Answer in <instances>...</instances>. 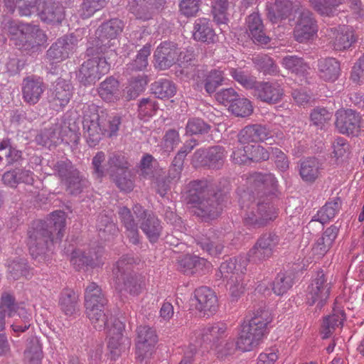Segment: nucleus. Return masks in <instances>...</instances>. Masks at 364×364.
Wrapping results in <instances>:
<instances>
[{
    "instance_id": "1",
    "label": "nucleus",
    "mask_w": 364,
    "mask_h": 364,
    "mask_svg": "<svg viewBox=\"0 0 364 364\" xmlns=\"http://www.w3.org/2000/svg\"><path fill=\"white\" fill-rule=\"evenodd\" d=\"M247 190L240 196L244 225L250 230L268 225L277 217L271 196L277 191L278 181L272 173L255 172L247 176Z\"/></svg>"
},
{
    "instance_id": "2",
    "label": "nucleus",
    "mask_w": 364,
    "mask_h": 364,
    "mask_svg": "<svg viewBox=\"0 0 364 364\" xmlns=\"http://www.w3.org/2000/svg\"><path fill=\"white\" fill-rule=\"evenodd\" d=\"M66 215L63 211L56 210L50 214L46 220L34 221L28 228V246L32 257L39 261L45 259L49 244L56 238L61 240L65 227Z\"/></svg>"
},
{
    "instance_id": "3",
    "label": "nucleus",
    "mask_w": 364,
    "mask_h": 364,
    "mask_svg": "<svg viewBox=\"0 0 364 364\" xmlns=\"http://www.w3.org/2000/svg\"><path fill=\"white\" fill-rule=\"evenodd\" d=\"M223 199V193L210 188L205 181L191 182L186 198L187 203L195 208V214L210 220L221 213Z\"/></svg>"
},
{
    "instance_id": "4",
    "label": "nucleus",
    "mask_w": 364,
    "mask_h": 364,
    "mask_svg": "<svg viewBox=\"0 0 364 364\" xmlns=\"http://www.w3.org/2000/svg\"><path fill=\"white\" fill-rule=\"evenodd\" d=\"M120 124L119 117L109 115L104 111L99 113L93 105L83 108L82 127L85 137L91 147L97 145L104 136L116 135Z\"/></svg>"
},
{
    "instance_id": "5",
    "label": "nucleus",
    "mask_w": 364,
    "mask_h": 364,
    "mask_svg": "<svg viewBox=\"0 0 364 364\" xmlns=\"http://www.w3.org/2000/svg\"><path fill=\"white\" fill-rule=\"evenodd\" d=\"M272 320L271 312L264 305H261L252 313H249L241 326L235 343L236 348L242 352L253 350L267 333V326Z\"/></svg>"
},
{
    "instance_id": "6",
    "label": "nucleus",
    "mask_w": 364,
    "mask_h": 364,
    "mask_svg": "<svg viewBox=\"0 0 364 364\" xmlns=\"http://www.w3.org/2000/svg\"><path fill=\"white\" fill-rule=\"evenodd\" d=\"M107 48L105 44H97L95 47L87 49V55L91 56V58L84 62L79 70L77 78L81 84L85 86L94 84L101 75L109 72L110 65L103 55Z\"/></svg>"
},
{
    "instance_id": "7",
    "label": "nucleus",
    "mask_w": 364,
    "mask_h": 364,
    "mask_svg": "<svg viewBox=\"0 0 364 364\" xmlns=\"http://www.w3.org/2000/svg\"><path fill=\"white\" fill-rule=\"evenodd\" d=\"M10 28V33L14 36L13 40L19 49L28 50L43 44L46 41V36L36 25L19 23L16 32Z\"/></svg>"
},
{
    "instance_id": "8",
    "label": "nucleus",
    "mask_w": 364,
    "mask_h": 364,
    "mask_svg": "<svg viewBox=\"0 0 364 364\" xmlns=\"http://www.w3.org/2000/svg\"><path fill=\"white\" fill-rule=\"evenodd\" d=\"M132 210L139 223L140 229L149 242H157L162 231L161 221L151 211L144 209L139 204H135Z\"/></svg>"
},
{
    "instance_id": "9",
    "label": "nucleus",
    "mask_w": 364,
    "mask_h": 364,
    "mask_svg": "<svg viewBox=\"0 0 364 364\" xmlns=\"http://www.w3.org/2000/svg\"><path fill=\"white\" fill-rule=\"evenodd\" d=\"M279 240V237L274 232L263 233L249 250L247 253L249 262L257 264L271 257Z\"/></svg>"
},
{
    "instance_id": "10",
    "label": "nucleus",
    "mask_w": 364,
    "mask_h": 364,
    "mask_svg": "<svg viewBox=\"0 0 364 364\" xmlns=\"http://www.w3.org/2000/svg\"><path fill=\"white\" fill-rule=\"evenodd\" d=\"M331 282L323 270L318 271L307 289L306 301L312 306L317 302V307L321 309L328 299Z\"/></svg>"
},
{
    "instance_id": "11",
    "label": "nucleus",
    "mask_w": 364,
    "mask_h": 364,
    "mask_svg": "<svg viewBox=\"0 0 364 364\" xmlns=\"http://www.w3.org/2000/svg\"><path fill=\"white\" fill-rule=\"evenodd\" d=\"M299 14L294 29V37L299 43H305L312 39L318 31L316 21L313 14L301 6L296 10Z\"/></svg>"
},
{
    "instance_id": "12",
    "label": "nucleus",
    "mask_w": 364,
    "mask_h": 364,
    "mask_svg": "<svg viewBox=\"0 0 364 364\" xmlns=\"http://www.w3.org/2000/svg\"><path fill=\"white\" fill-rule=\"evenodd\" d=\"M225 156V149L220 146H214L208 149H198L193 154V163L196 166L219 169L224 164Z\"/></svg>"
},
{
    "instance_id": "13",
    "label": "nucleus",
    "mask_w": 364,
    "mask_h": 364,
    "mask_svg": "<svg viewBox=\"0 0 364 364\" xmlns=\"http://www.w3.org/2000/svg\"><path fill=\"white\" fill-rule=\"evenodd\" d=\"M336 118V128L341 134L357 135L360 132L362 117L359 112L351 109H340Z\"/></svg>"
},
{
    "instance_id": "14",
    "label": "nucleus",
    "mask_w": 364,
    "mask_h": 364,
    "mask_svg": "<svg viewBox=\"0 0 364 364\" xmlns=\"http://www.w3.org/2000/svg\"><path fill=\"white\" fill-rule=\"evenodd\" d=\"M77 43L76 37L71 34L58 38L47 50L46 57L53 62H61L74 52Z\"/></svg>"
},
{
    "instance_id": "15",
    "label": "nucleus",
    "mask_w": 364,
    "mask_h": 364,
    "mask_svg": "<svg viewBox=\"0 0 364 364\" xmlns=\"http://www.w3.org/2000/svg\"><path fill=\"white\" fill-rule=\"evenodd\" d=\"M179 48L173 42L165 41L157 47L154 52L155 67L164 70L177 63Z\"/></svg>"
},
{
    "instance_id": "16",
    "label": "nucleus",
    "mask_w": 364,
    "mask_h": 364,
    "mask_svg": "<svg viewBox=\"0 0 364 364\" xmlns=\"http://www.w3.org/2000/svg\"><path fill=\"white\" fill-rule=\"evenodd\" d=\"M272 131L267 124H254L245 126L237 134V141L241 144L258 143L271 139Z\"/></svg>"
},
{
    "instance_id": "17",
    "label": "nucleus",
    "mask_w": 364,
    "mask_h": 364,
    "mask_svg": "<svg viewBox=\"0 0 364 364\" xmlns=\"http://www.w3.org/2000/svg\"><path fill=\"white\" fill-rule=\"evenodd\" d=\"M197 245L205 252L213 256H218L223 250V235L213 229L196 235Z\"/></svg>"
},
{
    "instance_id": "18",
    "label": "nucleus",
    "mask_w": 364,
    "mask_h": 364,
    "mask_svg": "<svg viewBox=\"0 0 364 364\" xmlns=\"http://www.w3.org/2000/svg\"><path fill=\"white\" fill-rule=\"evenodd\" d=\"M246 27L248 36L255 44L266 46L271 38L267 35L262 19L258 13L253 12L246 18Z\"/></svg>"
},
{
    "instance_id": "19",
    "label": "nucleus",
    "mask_w": 364,
    "mask_h": 364,
    "mask_svg": "<svg viewBox=\"0 0 364 364\" xmlns=\"http://www.w3.org/2000/svg\"><path fill=\"white\" fill-rule=\"evenodd\" d=\"M70 131L67 126L63 127L60 124H54L49 128L41 130L36 136L35 141L39 145L50 148L64 141L66 132Z\"/></svg>"
},
{
    "instance_id": "20",
    "label": "nucleus",
    "mask_w": 364,
    "mask_h": 364,
    "mask_svg": "<svg viewBox=\"0 0 364 364\" xmlns=\"http://www.w3.org/2000/svg\"><path fill=\"white\" fill-rule=\"evenodd\" d=\"M136 333V354L137 358L142 361L157 342V336L155 330L147 326H139Z\"/></svg>"
},
{
    "instance_id": "21",
    "label": "nucleus",
    "mask_w": 364,
    "mask_h": 364,
    "mask_svg": "<svg viewBox=\"0 0 364 364\" xmlns=\"http://www.w3.org/2000/svg\"><path fill=\"white\" fill-rule=\"evenodd\" d=\"M102 252L100 249L89 250L87 252H83L80 250H74L72 253L70 262L74 268L78 271L84 267H95L102 263Z\"/></svg>"
},
{
    "instance_id": "22",
    "label": "nucleus",
    "mask_w": 364,
    "mask_h": 364,
    "mask_svg": "<svg viewBox=\"0 0 364 364\" xmlns=\"http://www.w3.org/2000/svg\"><path fill=\"white\" fill-rule=\"evenodd\" d=\"M194 298L196 303V308L203 311L204 314L209 312L210 314L217 311L218 304L215 293L209 287H200L194 291ZM209 316V314H207Z\"/></svg>"
},
{
    "instance_id": "23",
    "label": "nucleus",
    "mask_w": 364,
    "mask_h": 364,
    "mask_svg": "<svg viewBox=\"0 0 364 364\" xmlns=\"http://www.w3.org/2000/svg\"><path fill=\"white\" fill-rule=\"evenodd\" d=\"M255 95L264 102L276 104L282 100L284 91L277 82H258L255 87Z\"/></svg>"
},
{
    "instance_id": "24",
    "label": "nucleus",
    "mask_w": 364,
    "mask_h": 364,
    "mask_svg": "<svg viewBox=\"0 0 364 364\" xmlns=\"http://www.w3.org/2000/svg\"><path fill=\"white\" fill-rule=\"evenodd\" d=\"M124 330V324L119 319H114L112 326L109 330V341L107 348L112 355V359L118 358L124 348V342L127 341L123 337V331Z\"/></svg>"
},
{
    "instance_id": "25",
    "label": "nucleus",
    "mask_w": 364,
    "mask_h": 364,
    "mask_svg": "<svg viewBox=\"0 0 364 364\" xmlns=\"http://www.w3.org/2000/svg\"><path fill=\"white\" fill-rule=\"evenodd\" d=\"M71 97V85L63 79H58L55 82V85L49 97V102L53 107V109L58 110L68 105Z\"/></svg>"
},
{
    "instance_id": "26",
    "label": "nucleus",
    "mask_w": 364,
    "mask_h": 364,
    "mask_svg": "<svg viewBox=\"0 0 364 364\" xmlns=\"http://www.w3.org/2000/svg\"><path fill=\"white\" fill-rule=\"evenodd\" d=\"M46 86L40 78L28 77L22 84V94L24 101L30 105H36L45 91Z\"/></svg>"
},
{
    "instance_id": "27",
    "label": "nucleus",
    "mask_w": 364,
    "mask_h": 364,
    "mask_svg": "<svg viewBox=\"0 0 364 364\" xmlns=\"http://www.w3.org/2000/svg\"><path fill=\"white\" fill-rule=\"evenodd\" d=\"M299 175L301 179L309 183H314L321 174L323 163L316 157H307L299 161Z\"/></svg>"
},
{
    "instance_id": "28",
    "label": "nucleus",
    "mask_w": 364,
    "mask_h": 364,
    "mask_svg": "<svg viewBox=\"0 0 364 364\" xmlns=\"http://www.w3.org/2000/svg\"><path fill=\"white\" fill-rule=\"evenodd\" d=\"M118 214L119 220L125 228V234L129 242L133 245H138L140 242L138 225L135 223L130 209L125 206L119 207Z\"/></svg>"
},
{
    "instance_id": "29",
    "label": "nucleus",
    "mask_w": 364,
    "mask_h": 364,
    "mask_svg": "<svg viewBox=\"0 0 364 364\" xmlns=\"http://www.w3.org/2000/svg\"><path fill=\"white\" fill-rule=\"evenodd\" d=\"M43 358V348L39 338L33 334H31L25 343L23 351L25 364H41Z\"/></svg>"
},
{
    "instance_id": "30",
    "label": "nucleus",
    "mask_w": 364,
    "mask_h": 364,
    "mask_svg": "<svg viewBox=\"0 0 364 364\" xmlns=\"http://www.w3.org/2000/svg\"><path fill=\"white\" fill-rule=\"evenodd\" d=\"M33 173L23 168H15L6 171L2 176L3 183L11 187L16 188L18 183L33 185L34 182Z\"/></svg>"
},
{
    "instance_id": "31",
    "label": "nucleus",
    "mask_w": 364,
    "mask_h": 364,
    "mask_svg": "<svg viewBox=\"0 0 364 364\" xmlns=\"http://www.w3.org/2000/svg\"><path fill=\"white\" fill-rule=\"evenodd\" d=\"M193 39L206 43H214L216 35L210 19L199 18L195 21L193 30Z\"/></svg>"
},
{
    "instance_id": "32",
    "label": "nucleus",
    "mask_w": 364,
    "mask_h": 364,
    "mask_svg": "<svg viewBox=\"0 0 364 364\" xmlns=\"http://www.w3.org/2000/svg\"><path fill=\"white\" fill-rule=\"evenodd\" d=\"M248 261V257H238L223 262L220 267L221 277L228 281L231 275H242L246 271Z\"/></svg>"
},
{
    "instance_id": "33",
    "label": "nucleus",
    "mask_w": 364,
    "mask_h": 364,
    "mask_svg": "<svg viewBox=\"0 0 364 364\" xmlns=\"http://www.w3.org/2000/svg\"><path fill=\"white\" fill-rule=\"evenodd\" d=\"M7 274L9 279L18 280L21 278L30 279L33 276V269L27 261L23 258H16L7 261Z\"/></svg>"
},
{
    "instance_id": "34",
    "label": "nucleus",
    "mask_w": 364,
    "mask_h": 364,
    "mask_svg": "<svg viewBox=\"0 0 364 364\" xmlns=\"http://www.w3.org/2000/svg\"><path fill=\"white\" fill-rule=\"evenodd\" d=\"M293 8L291 0H274V3L268 9L267 17L273 23L286 19L290 15Z\"/></svg>"
},
{
    "instance_id": "35",
    "label": "nucleus",
    "mask_w": 364,
    "mask_h": 364,
    "mask_svg": "<svg viewBox=\"0 0 364 364\" xmlns=\"http://www.w3.org/2000/svg\"><path fill=\"white\" fill-rule=\"evenodd\" d=\"M338 227L336 225H333L328 228L323 233L321 237H320L314 248V253L318 255V257H322L330 250L332 247V245L336 238L338 232Z\"/></svg>"
},
{
    "instance_id": "36",
    "label": "nucleus",
    "mask_w": 364,
    "mask_h": 364,
    "mask_svg": "<svg viewBox=\"0 0 364 364\" xmlns=\"http://www.w3.org/2000/svg\"><path fill=\"white\" fill-rule=\"evenodd\" d=\"M318 74L325 81L334 82L340 75V63L335 58L321 59L318 63Z\"/></svg>"
},
{
    "instance_id": "37",
    "label": "nucleus",
    "mask_w": 364,
    "mask_h": 364,
    "mask_svg": "<svg viewBox=\"0 0 364 364\" xmlns=\"http://www.w3.org/2000/svg\"><path fill=\"white\" fill-rule=\"evenodd\" d=\"M207 266H209L207 260L196 255H186L178 262V269L186 274L203 271Z\"/></svg>"
},
{
    "instance_id": "38",
    "label": "nucleus",
    "mask_w": 364,
    "mask_h": 364,
    "mask_svg": "<svg viewBox=\"0 0 364 364\" xmlns=\"http://www.w3.org/2000/svg\"><path fill=\"white\" fill-rule=\"evenodd\" d=\"M59 306L65 315L75 314L79 311L78 295L73 289H63L60 294Z\"/></svg>"
},
{
    "instance_id": "39",
    "label": "nucleus",
    "mask_w": 364,
    "mask_h": 364,
    "mask_svg": "<svg viewBox=\"0 0 364 364\" xmlns=\"http://www.w3.org/2000/svg\"><path fill=\"white\" fill-rule=\"evenodd\" d=\"M40 17L45 22L60 23L65 17L64 7L59 3L46 2Z\"/></svg>"
},
{
    "instance_id": "40",
    "label": "nucleus",
    "mask_w": 364,
    "mask_h": 364,
    "mask_svg": "<svg viewBox=\"0 0 364 364\" xmlns=\"http://www.w3.org/2000/svg\"><path fill=\"white\" fill-rule=\"evenodd\" d=\"M107 299L105 296L102 289L96 283L91 282L86 287L85 293V307L90 306H106Z\"/></svg>"
},
{
    "instance_id": "41",
    "label": "nucleus",
    "mask_w": 364,
    "mask_h": 364,
    "mask_svg": "<svg viewBox=\"0 0 364 364\" xmlns=\"http://www.w3.org/2000/svg\"><path fill=\"white\" fill-rule=\"evenodd\" d=\"M143 282V277L141 275L131 274L122 280H117L116 284L120 291H124L132 295H138L141 291Z\"/></svg>"
},
{
    "instance_id": "42",
    "label": "nucleus",
    "mask_w": 364,
    "mask_h": 364,
    "mask_svg": "<svg viewBox=\"0 0 364 364\" xmlns=\"http://www.w3.org/2000/svg\"><path fill=\"white\" fill-rule=\"evenodd\" d=\"M86 308V314L90 319L93 327L97 330L101 331L104 329L108 321L109 311L106 306H90Z\"/></svg>"
},
{
    "instance_id": "43",
    "label": "nucleus",
    "mask_w": 364,
    "mask_h": 364,
    "mask_svg": "<svg viewBox=\"0 0 364 364\" xmlns=\"http://www.w3.org/2000/svg\"><path fill=\"white\" fill-rule=\"evenodd\" d=\"M341 206V200L339 198H335L333 200L327 202L315 215L312 221H318L321 224L328 223L338 213Z\"/></svg>"
},
{
    "instance_id": "44",
    "label": "nucleus",
    "mask_w": 364,
    "mask_h": 364,
    "mask_svg": "<svg viewBox=\"0 0 364 364\" xmlns=\"http://www.w3.org/2000/svg\"><path fill=\"white\" fill-rule=\"evenodd\" d=\"M40 0H12V2H6V6L11 13L15 10L21 16H29L38 10V4Z\"/></svg>"
},
{
    "instance_id": "45",
    "label": "nucleus",
    "mask_w": 364,
    "mask_h": 364,
    "mask_svg": "<svg viewBox=\"0 0 364 364\" xmlns=\"http://www.w3.org/2000/svg\"><path fill=\"white\" fill-rule=\"evenodd\" d=\"M223 71L219 69H212L206 72L203 77L202 83L207 93H214L217 88L223 85L224 81Z\"/></svg>"
},
{
    "instance_id": "46",
    "label": "nucleus",
    "mask_w": 364,
    "mask_h": 364,
    "mask_svg": "<svg viewBox=\"0 0 364 364\" xmlns=\"http://www.w3.org/2000/svg\"><path fill=\"white\" fill-rule=\"evenodd\" d=\"M97 230L101 239L107 240L118 232V228L112 217L102 214L98 218Z\"/></svg>"
},
{
    "instance_id": "47",
    "label": "nucleus",
    "mask_w": 364,
    "mask_h": 364,
    "mask_svg": "<svg viewBox=\"0 0 364 364\" xmlns=\"http://www.w3.org/2000/svg\"><path fill=\"white\" fill-rule=\"evenodd\" d=\"M119 82L113 77H109L102 82L98 88L100 97L107 102H112L118 98Z\"/></svg>"
},
{
    "instance_id": "48",
    "label": "nucleus",
    "mask_w": 364,
    "mask_h": 364,
    "mask_svg": "<svg viewBox=\"0 0 364 364\" xmlns=\"http://www.w3.org/2000/svg\"><path fill=\"white\" fill-rule=\"evenodd\" d=\"M109 177L121 191L129 193L133 191L134 188V174L131 168Z\"/></svg>"
},
{
    "instance_id": "49",
    "label": "nucleus",
    "mask_w": 364,
    "mask_h": 364,
    "mask_svg": "<svg viewBox=\"0 0 364 364\" xmlns=\"http://www.w3.org/2000/svg\"><path fill=\"white\" fill-rule=\"evenodd\" d=\"M127 9L136 19L147 21L152 17L153 9L144 0H129Z\"/></svg>"
},
{
    "instance_id": "50",
    "label": "nucleus",
    "mask_w": 364,
    "mask_h": 364,
    "mask_svg": "<svg viewBox=\"0 0 364 364\" xmlns=\"http://www.w3.org/2000/svg\"><path fill=\"white\" fill-rule=\"evenodd\" d=\"M151 90L156 97L168 99L176 94V87L171 80L161 79L151 84Z\"/></svg>"
},
{
    "instance_id": "51",
    "label": "nucleus",
    "mask_w": 364,
    "mask_h": 364,
    "mask_svg": "<svg viewBox=\"0 0 364 364\" xmlns=\"http://www.w3.org/2000/svg\"><path fill=\"white\" fill-rule=\"evenodd\" d=\"M108 168L107 169L109 176L114 174L122 172L125 170H129L131 164L128 159L120 153H112L109 155L108 161Z\"/></svg>"
},
{
    "instance_id": "52",
    "label": "nucleus",
    "mask_w": 364,
    "mask_h": 364,
    "mask_svg": "<svg viewBox=\"0 0 364 364\" xmlns=\"http://www.w3.org/2000/svg\"><path fill=\"white\" fill-rule=\"evenodd\" d=\"M136 263V259L129 255H123L117 262L113 268V274L117 280H122V278L128 274H135L132 271L133 265Z\"/></svg>"
},
{
    "instance_id": "53",
    "label": "nucleus",
    "mask_w": 364,
    "mask_h": 364,
    "mask_svg": "<svg viewBox=\"0 0 364 364\" xmlns=\"http://www.w3.org/2000/svg\"><path fill=\"white\" fill-rule=\"evenodd\" d=\"M123 27L122 21L112 18L100 26L98 29L99 36L101 38L114 39L122 31Z\"/></svg>"
},
{
    "instance_id": "54",
    "label": "nucleus",
    "mask_w": 364,
    "mask_h": 364,
    "mask_svg": "<svg viewBox=\"0 0 364 364\" xmlns=\"http://www.w3.org/2000/svg\"><path fill=\"white\" fill-rule=\"evenodd\" d=\"M150 54L151 46L146 44L139 51L135 59L127 65V71L132 73L145 70L148 65V57Z\"/></svg>"
},
{
    "instance_id": "55",
    "label": "nucleus",
    "mask_w": 364,
    "mask_h": 364,
    "mask_svg": "<svg viewBox=\"0 0 364 364\" xmlns=\"http://www.w3.org/2000/svg\"><path fill=\"white\" fill-rule=\"evenodd\" d=\"M146 85V76L144 75L132 77L125 89L126 98L128 100L136 98L144 90Z\"/></svg>"
},
{
    "instance_id": "56",
    "label": "nucleus",
    "mask_w": 364,
    "mask_h": 364,
    "mask_svg": "<svg viewBox=\"0 0 364 364\" xmlns=\"http://www.w3.org/2000/svg\"><path fill=\"white\" fill-rule=\"evenodd\" d=\"M355 41L356 38L353 31L349 28H344L336 34L333 48L337 50H345L350 48Z\"/></svg>"
},
{
    "instance_id": "57",
    "label": "nucleus",
    "mask_w": 364,
    "mask_h": 364,
    "mask_svg": "<svg viewBox=\"0 0 364 364\" xmlns=\"http://www.w3.org/2000/svg\"><path fill=\"white\" fill-rule=\"evenodd\" d=\"M23 307L19 306L16 301L14 296L8 293L3 292L0 298V310H1L9 318L16 316L20 309Z\"/></svg>"
},
{
    "instance_id": "58",
    "label": "nucleus",
    "mask_w": 364,
    "mask_h": 364,
    "mask_svg": "<svg viewBox=\"0 0 364 364\" xmlns=\"http://www.w3.org/2000/svg\"><path fill=\"white\" fill-rule=\"evenodd\" d=\"M294 279L290 274L280 272L272 283V291L277 295H283L293 286Z\"/></svg>"
},
{
    "instance_id": "59",
    "label": "nucleus",
    "mask_w": 364,
    "mask_h": 364,
    "mask_svg": "<svg viewBox=\"0 0 364 364\" xmlns=\"http://www.w3.org/2000/svg\"><path fill=\"white\" fill-rule=\"evenodd\" d=\"M53 171L60 181L64 183L69 177L75 176L78 170L68 159L58 161L53 166Z\"/></svg>"
},
{
    "instance_id": "60",
    "label": "nucleus",
    "mask_w": 364,
    "mask_h": 364,
    "mask_svg": "<svg viewBox=\"0 0 364 364\" xmlns=\"http://www.w3.org/2000/svg\"><path fill=\"white\" fill-rule=\"evenodd\" d=\"M226 326L224 323H217L208 326L203 329L201 339L206 343H215L225 333Z\"/></svg>"
},
{
    "instance_id": "61",
    "label": "nucleus",
    "mask_w": 364,
    "mask_h": 364,
    "mask_svg": "<svg viewBox=\"0 0 364 364\" xmlns=\"http://www.w3.org/2000/svg\"><path fill=\"white\" fill-rule=\"evenodd\" d=\"M66 186L67 191L72 195L80 194L84 188L88 186L87 180L80 173L77 171L75 176L69 177L64 181Z\"/></svg>"
},
{
    "instance_id": "62",
    "label": "nucleus",
    "mask_w": 364,
    "mask_h": 364,
    "mask_svg": "<svg viewBox=\"0 0 364 364\" xmlns=\"http://www.w3.org/2000/svg\"><path fill=\"white\" fill-rule=\"evenodd\" d=\"M14 317L15 320L11 326L16 336H19L21 333L29 330L32 317L31 315L26 311L25 308L20 309L19 312Z\"/></svg>"
},
{
    "instance_id": "63",
    "label": "nucleus",
    "mask_w": 364,
    "mask_h": 364,
    "mask_svg": "<svg viewBox=\"0 0 364 364\" xmlns=\"http://www.w3.org/2000/svg\"><path fill=\"white\" fill-rule=\"evenodd\" d=\"M228 109L237 117H246L252 114L253 107L249 100L238 97Z\"/></svg>"
},
{
    "instance_id": "64",
    "label": "nucleus",
    "mask_w": 364,
    "mask_h": 364,
    "mask_svg": "<svg viewBox=\"0 0 364 364\" xmlns=\"http://www.w3.org/2000/svg\"><path fill=\"white\" fill-rule=\"evenodd\" d=\"M0 151L6 158L9 165L17 162L22 157L21 151L13 146L11 140L9 139H3L0 142Z\"/></svg>"
}]
</instances>
